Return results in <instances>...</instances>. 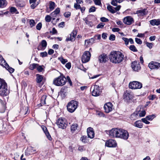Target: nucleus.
Listing matches in <instances>:
<instances>
[{
	"label": "nucleus",
	"mask_w": 160,
	"mask_h": 160,
	"mask_svg": "<svg viewBox=\"0 0 160 160\" xmlns=\"http://www.w3.org/2000/svg\"><path fill=\"white\" fill-rule=\"evenodd\" d=\"M111 62L115 64H118L122 62L123 60L124 55L119 51L112 52L109 57Z\"/></svg>",
	"instance_id": "obj_1"
},
{
	"label": "nucleus",
	"mask_w": 160,
	"mask_h": 160,
	"mask_svg": "<svg viewBox=\"0 0 160 160\" xmlns=\"http://www.w3.org/2000/svg\"><path fill=\"white\" fill-rule=\"evenodd\" d=\"M67 82L66 78L62 73L60 75L54 79L53 83L56 86L62 87L65 85Z\"/></svg>",
	"instance_id": "obj_2"
},
{
	"label": "nucleus",
	"mask_w": 160,
	"mask_h": 160,
	"mask_svg": "<svg viewBox=\"0 0 160 160\" xmlns=\"http://www.w3.org/2000/svg\"><path fill=\"white\" fill-rule=\"evenodd\" d=\"M7 83L0 78V95L2 96H6L8 93Z\"/></svg>",
	"instance_id": "obj_3"
},
{
	"label": "nucleus",
	"mask_w": 160,
	"mask_h": 160,
	"mask_svg": "<svg viewBox=\"0 0 160 160\" xmlns=\"http://www.w3.org/2000/svg\"><path fill=\"white\" fill-rule=\"evenodd\" d=\"M78 102L72 100L69 102L67 106L68 111L71 113L73 112L77 108Z\"/></svg>",
	"instance_id": "obj_4"
},
{
	"label": "nucleus",
	"mask_w": 160,
	"mask_h": 160,
	"mask_svg": "<svg viewBox=\"0 0 160 160\" xmlns=\"http://www.w3.org/2000/svg\"><path fill=\"white\" fill-rule=\"evenodd\" d=\"M129 136V134L127 130L121 128L119 129L117 138L126 140L128 139Z\"/></svg>",
	"instance_id": "obj_5"
},
{
	"label": "nucleus",
	"mask_w": 160,
	"mask_h": 160,
	"mask_svg": "<svg viewBox=\"0 0 160 160\" xmlns=\"http://www.w3.org/2000/svg\"><path fill=\"white\" fill-rule=\"evenodd\" d=\"M56 123L59 128L62 129L65 128L67 126L66 120L62 118H59L57 120Z\"/></svg>",
	"instance_id": "obj_6"
},
{
	"label": "nucleus",
	"mask_w": 160,
	"mask_h": 160,
	"mask_svg": "<svg viewBox=\"0 0 160 160\" xmlns=\"http://www.w3.org/2000/svg\"><path fill=\"white\" fill-rule=\"evenodd\" d=\"M129 87L132 89H140L142 87V84L140 82L134 81L129 83Z\"/></svg>",
	"instance_id": "obj_7"
},
{
	"label": "nucleus",
	"mask_w": 160,
	"mask_h": 160,
	"mask_svg": "<svg viewBox=\"0 0 160 160\" xmlns=\"http://www.w3.org/2000/svg\"><path fill=\"white\" fill-rule=\"evenodd\" d=\"M119 129L113 128L110 131H106L107 133H109V136L111 138H117Z\"/></svg>",
	"instance_id": "obj_8"
},
{
	"label": "nucleus",
	"mask_w": 160,
	"mask_h": 160,
	"mask_svg": "<svg viewBox=\"0 0 160 160\" xmlns=\"http://www.w3.org/2000/svg\"><path fill=\"white\" fill-rule=\"evenodd\" d=\"M91 53L88 51H86L84 52L82 58V61L83 63H86L88 62L90 58Z\"/></svg>",
	"instance_id": "obj_9"
},
{
	"label": "nucleus",
	"mask_w": 160,
	"mask_h": 160,
	"mask_svg": "<svg viewBox=\"0 0 160 160\" xmlns=\"http://www.w3.org/2000/svg\"><path fill=\"white\" fill-rule=\"evenodd\" d=\"M141 109H142L141 106H139L136 109L135 111L130 116V118L131 120L134 121L138 118L139 117L138 113L140 111Z\"/></svg>",
	"instance_id": "obj_10"
},
{
	"label": "nucleus",
	"mask_w": 160,
	"mask_h": 160,
	"mask_svg": "<svg viewBox=\"0 0 160 160\" xmlns=\"http://www.w3.org/2000/svg\"><path fill=\"white\" fill-rule=\"evenodd\" d=\"M148 67L151 69H158L160 68V63L152 61L148 64Z\"/></svg>",
	"instance_id": "obj_11"
},
{
	"label": "nucleus",
	"mask_w": 160,
	"mask_h": 160,
	"mask_svg": "<svg viewBox=\"0 0 160 160\" xmlns=\"http://www.w3.org/2000/svg\"><path fill=\"white\" fill-rule=\"evenodd\" d=\"M101 93V91L100 89V87L98 85H95L93 89L92 92V95L97 97L99 96Z\"/></svg>",
	"instance_id": "obj_12"
},
{
	"label": "nucleus",
	"mask_w": 160,
	"mask_h": 160,
	"mask_svg": "<svg viewBox=\"0 0 160 160\" xmlns=\"http://www.w3.org/2000/svg\"><path fill=\"white\" fill-rule=\"evenodd\" d=\"M123 97L125 100L128 102L132 98V94L130 91L127 90L124 92Z\"/></svg>",
	"instance_id": "obj_13"
},
{
	"label": "nucleus",
	"mask_w": 160,
	"mask_h": 160,
	"mask_svg": "<svg viewBox=\"0 0 160 160\" xmlns=\"http://www.w3.org/2000/svg\"><path fill=\"white\" fill-rule=\"evenodd\" d=\"M68 87L66 86L62 87L60 91L59 92V95H61L62 98H64L67 95V93L68 92Z\"/></svg>",
	"instance_id": "obj_14"
},
{
	"label": "nucleus",
	"mask_w": 160,
	"mask_h": 160,
	"mask_svg": "<svg viewBox=\"0 0 160 160\" xmlns=\"http://www.w3.org/2000/svg\"><path fill=\"white\" fill-rule=\"evenodd\" d=\"M112 104L110 102L106 103L104 106L105 112L108 113L111 111L112 109Z\"/></svg>",
	"instance_id": "obj_15"
},
{
	"label": "nucleus",
	"mask_w": 160,
	"mask_h": 160,
	"mask_svg": "<svg viewBox=\"0 0 160 160\" xmlns=\"http://www.w3.org/2000/svg\"><path fill=\"white\" fill-rule=\"evenodd\" d=\"M47 46V42L45 40H43L37 48L38 50H44Z\"/></svg>",
	"instance_id": "obj_16"
},
{
	"label": "nucleus",
	"mask_w": 160,
	"mask_h": 160,
	"mask_svg": "<svg viewBox=\"0 0 160 160\" xmlns=\"http://www.w3.org/2000/svg\"><path fill=\"white\" fill-rule=\"evenodd\" d=\"M117 145L116 141L112 139L109 140L105 143V146L109 147H115Z\"/></svg>",
	"instance_id": "obj_17"
},
{
	"label": "nucleus",
	"mask_w": 160,
	"mask_h": 160,
	"mask_svg": "<svg viewBox=\"0 0 160 160\" xmlns=\"http://www.w3.org/2000/svg\"><path fill=\"white\" fill-rule=\"evenodd\" d=\"M77 32L76 30H73L70 34V37H68L66 39V41L68 42L70 41L72 42L74 41L76 36Z\"/></svg>",
	"instance_id": "obj_18"
},
{
	"label": "nucleus",
	"mask_w": 160,
	"mask_h": 160,
	"mask_svg": "<svg viewBox=\"0 0 160 160\" xmlns=\"http://www.w3.org/2000/svg\"><path fill=\"white\" fill-rule=\"evenodd\" d=\"M123 22L125 24L130 25L134 22V20L131 17L127 16L124 18Z\"/></svg>",
	"instance_id": "obj_19"
},
{
	"label": "nucleus",
	"mask_w": 160,
	"mask_h": 160,
	"mask_svg": "<svg viewBox=\"0 0 160 160\" xmlns=\"http://www.w3.org/2000/svg\"><path fill=\"white\" fill-rule=\"evenodd\" d=\"M87 132L88 138H93L94 137V131L92 128L89 127L87 129Z\"/></svg>",
	"instance_id": "obj_20"
},
{
	"label": "nucleus",
	"mask_w": 160,
	"mask_h": 160,
	"mask_svg": "<svg viewBox=\"0 0 160 160\" xmlns=\"http://www.w3.org/2000/svg\"><path fill=\"white\" fill-rule=\"evenodd\" d=\"M98 59L100 62L105 63L108 60V58L106 54L103 53L99 56Z\"/></svg>",
	"instance_id": "obj_21"
},
{
	"label": "nucleus",
	"mask_w": 160,
	"mask_h": 160,
	"mask_svg": "<svg viewBox=\"0 0 160 160\" xmlns=\"http://www.w3.org/2000/svg\"><path fill=\"white\" fill-rule=\"evenodd\" d=\"M132 67L134 71H137L140 69V65L137 62H133L132 63Z\"/></svg>",
	"instance_id": "obj_22"
},
{
	"label": "nucleus",
	"mask_w": 160,
	"mask_h": 160,
	"mask_svg": "<svg viewBox=\"0 0 160 160\" xmlns=\"http://www.w3.org/2000/svg\"><path fill=\"white\" fill-rule=\"evenodd\" d=\"M42 128L43 131L44 133L45 134L47 138L50 140L52 139V138L50 135L47 128L44 126L42 125Z\"/></svg>",
	"instance_id": "obj_23"
},
{
	"label": "nucleus",
	"mask_w": 160,
	"mask_h": 160,
	"mask_svg": "<svg viewBox=\"0 0 160 160\" xmlns=\"http://www.w3.org/2000/svg\"><path fill=\"white\" fill-rule=\"evenodd\" d=\"M137 13L140 16H143L148 14V12L147 9H144L137 11Z\"/></svg>",
	"instance_id": "obj_24"
},
{
	"label": "nucleus",
	"mask_w": 160,
	"mask_h": 160,
	"mask_svg": "<svg viewBox=\"0 0 160 160\" xmlns=\"http://www.w3.org/2000/svg\"><path fill=\"white\" fill-rule=\"evenodd\" d=\"M150 24L152 26L157 25L158 26L160 24V20L153 19L150 21Z\"/></svg>",
	"instance_id": "obj_25"
},
{
	"label": "nucleus",
	"mask_w": 160,
	"mask_h": 160,
	"mask_svg": "<svg viewBox=\"0 0 160 160\" xmlns=\"http://www.w3.org/2000/svg\"><path fill=\"white\" fill-rule=\"evenodd\" d=\"M36 81L37 83H39L41 82L43 79V77L42 75L38 74H36Z\"/></svg>",
	"instance_id": "obj_26"
},
{
	"label": "nucleus",
	"mask_w": 160,
	"mask_h": 160,
	"mask_svg": "<svg viewBox=\"0 0 160 160\" xmlns=\"http://www.w3.org/2000/svg\"><path fill=\"white\" fill-rule=\"evenodd\" d=\"M134 125L139 128H142L143 127V124L140 120H137L134 122Z\"/></svg>",
	"instance_id": "obj_27"
},
{
	"label": "nucleus",
	"mask_w": 160,
	"mask_h": 160,
	"mask_svg": "<svg viewBox=\"0 0 160 160\" xmlns=\"http://www.w3.org/2000/svg\"><path fill=\"white\" fill-rule=\"evenodd\" d=\"M36 150L32 147H29L27 148V151L29 154L34 153L36 152Z\"/></svg>",
	"instance_id": "obj_28"
},
{
	"label": "nucleus",
	"mask_w": 160,
	"mask_h": 160,
	"mask_svg": "<svg viewBox=\"0 0 160 160\" xmlns=\"http://www.w3.org/2000/svg\"><path fill=\"white\" fill-rule=\"evenodd\" d=\"M4 68L6 69L10 73H12L14 71V69L11 67H10L8 63L4 66Z\"/></svg>",
	"instance_id": "obj_29"
},
{
	"label": "nucleus",
	"mask_w": 160,
	"mask_h": 160,
	"mask_svg": "<svg viewBox=\"0 0 160 160\" xmlns=\"http://www.w3.org/2000/svg\"><path fill=\"white\" fill-rule=\"evenodd\" d=\"M78 125L77 123L72 125L71 126V130L72 132H73L77 129Z\"/></svg>",
	"instance_id": "obj_30"
},
{
	"label": "nucleus",
	"mask_w": 160,
	"mask_h": 160,
	"mask_svg": "<svg viewBox=\"0 0 160 160\" xmlns=\"http://www.w3.org/2000/svg\"><path fill=\"white\" fill-rule=\"evenodd\" d=\"M7 63L6 62L5 60L1 57H0V65L4 67V66Z\"/></svg>",
	"instance_id": "obj_31"
},
{
	"label": "nucleus",
	"mask_w": 160,
	"mask_h": 160,
	"mask_svg": "<svg viewBox=\"0 0 160 160\" xmlns=\"http://www.w3.org/2000/svg\"><path fill=\"white\" fill-rule=\"evenodd\" d=\"M107 9L112 13L113 14L116 12L115 10H114V7L110 5L107 6Z\"/></svg>",
	"instance_id": "obj_32"
},
{
	"label": "nucleus",
	"mask_w": 160,
	"mask_h": 160,
	"mask_svg": "<svg viewBox=\"0 0 160 160\" xmlns=\"http://www.w3.org/2000/svg\"><path fill=\"white\" fill-rule=\"evenodd\" d=\"M7 4V2L5 0H0V8H4Z\"/></svg>",
	"instance_id": "obj_33"
},
{
	"label": "nucleus",
	"mask_w": 160,
	"mask_h": 160,
	"mask_svg": "<svg viewBox=\"0 0 160 160\" xmlns=\"http://www.w3.org/2000/svg\"><path fill=\"white\" fill-rule=\"evenodd\" d=\"M146 114L145 111L143 110L142 108V110L141 109L140 111L138 113L139 117H143L145 116Z\"/></svg>",
	"instance_id": "obj_34"
},
{
	"label": "nucleus",
	"mask_w": 160,
	"mask_h": 160,
	"mask_svg": "<svg viewBox=\"0 0 160 160\" xmlns=\"http://www.w3.org/2000/svg\"><path fill=\"white\" fill-rule=\"evenodd\" d=\"M55 3L52 1L49 2V8L51 11L53 10L55 8Z\"/></svg>",
	"instance_id": "obj_35"
},
{
	"label": "nucleus",
	"mask_w": 160,
	"mask_h": 160,
	"mask_svg": "<svg viewBox=\"0 0 160 160\" xmlns=\"http://www.w3.org/2000/svg\"><path fill=\"white\" fill-rule=\"evenodd\" d=\"M156 117L155 114H153L151 115L147 116L146 117L147 119L148 120H152L154 118Z\"/></svg>",
	"instance_id": "obj_36"
},
{
	"label": "nucleus",
	"mask_w": 160,
	"mask_h": 160,
	"mask_svg": "<svg viewBox=\"0 0 160 160\" xmlns=\"http://www.w3.org/2000/svg\"><path fill=\"white\" fill-rule=\"evenodd\" d=\"M38 66V64L36 63H33L30 65L29 67L30 69L31 70H33L34 69L37 68Z\"/></svg>",
	"instance_id": "obj_37"
},
{
	"label": "nucleus",
	"mask_w": 160,
	"mask_h": 160,
	"mask_svg": "<svg viewBox=\"0 0 160 160\" xmlns=\"http://www.w3.org/2000/svg\"><path fill=\"white\" fill-rule=\"evenodd\" d=\"M46 96L45 95H44L42 96L41 98V103L42 104V105H44L46 104Z\"/></svg>",
	"instance_id": "obj_38"
},
{
	"label": "nucleus",
	"mask_w": 160,
	"mask_h": 160,
	"mask_svg": "<svg viewBox=\"0 0 160 160\" xmlns=\"http://www.w3.org/2000/svg\"><path fill=\"white\" fill-rule=\"evenodd\" d=\"M58 59L63 64L68 62L67 59H64L62 57L58 58Z\"/></svg>",
	"instance_id": "obj_39"
},
{
	"label": "nucleus",
	"mask_w": 160,
	"mask_h": 160,
	"mask_svg": "<svg viewBox=\"0 0 160 160\" xmlns=\"http://www.w3.org/2000/svg\"><path fill=\"white\" fill-rule=\"evenodd\" d=\"M129 49L133 52H137L138 50L135 46L134 45H131L129 47Z\"/></svg>",
	"instance_id": "obj_40"
},
{
	"label": "nucleus",
	"mask_w": 160,
	"mask_h": 160,
	"mask_svg": "<svg viewBox=\"0 0 160 160\" xmlns=\"http://www.w3.org/2000/svg\"><path fill=\"white\" fill-rule=\"evenodd\" d=\"M96 114L100 117H104L105 115L102 112L98 111H97L96 113Z\"/></svg>",
	"instance_id": "obj_41"
},
{
	"label": "nucleus",
	"mask_w": 160,
	"mask_h": 160,
	"mask_svg": "<svg viewBox=\"0 0 160 160\" xmlns=\"http://www.w3.org/2000/svg\"><path fill=\"white\" fill-rule=\"evenodd\" d=\"M29 24L31 28H32L33 27L35 26L36 23L35 22L34 20L33 19H31L29 21Z\"/></svg>",
	"instance_id": "obj_42"
},
{
	"label": "nucleus",
	"mask_w": 160,
	"mask_h": 160,
	"mask_svg": "<svg viewBox=\"0 0 160 160\" xmlns=\"http://www.w3.org/2000/svg\"><path fill=\"white\" fill-rule=\"evenodd\" d=\"M94 2L95 4L96 5L100 6H102L101 0H94Z\"/></svg>",
	"instance_id": "obj_43"
},
{
	"label": "nucleus",
	"mask_w": 160,
	"mask_h": 160,
	"mask_svg": "<svg viewBox=\"0 0 160 160\" xmlns=\"http://www.w3.org/2000/svg\"><path fill=\"white\" fill-rule=\"evenodd\" d=\"M10 12L12 13H16V12L17 11V10L16 8L14 7H12L10 9Z\"/></svg>",
	"instance_id": "obj_44"
},
{
	"label": "nucleus",
	"mask_w": 160,
	"mask_h": 160,
	"mask_svg": "<svg viewBox=\"0 0 160 160\" xmlns=\"http://www.w3.org/2000/svg\"><path fill=\"white\" fill-rule=\"evenodd\" d=\"M51 18L49 15H47L45 18V21L47 22H49L51 21Z\"/></svg>",
	"instance_id": "obj_45"
},
{
	"label": "nucleus",
	"mask_w": 160,
	"mask_h": 160,
	"mask_svg": "<svg viewBox=\"0 0 160 160\" xmlns=\"http://www.w3.org/2000/svg\"><path fill=\"white\" fill-rule=\"evenodd\" d=\"M122 39L124 41L126 45H128V44L129 42V39L124 37L122 38Z\"/></svg>",
	"instance_id": "obj_46"
},
{
	"label": "nucleus",
	"mask_w": 160,
	"mask_h": 160,
	"mask_svg": "<svg viewBox=\"0 0 160 160\" xmlns=\"http://www.w3.org/2000/svg\"><path fill=\"white\" fill-rule=\"evenodd\" d=\"M42 27V23L41 22H40L38 23L36 26V29L38 30H40Z\"/></svg>",
	"instance_id": "obj_47"
},
{
	"label": "nucleus",
	"mask_w": 160,
	"mask_h": 160,
	"mask_svg": "<svg viewBox=\"0 0 160 160\" xmlns=\"http://www.w3.org/2000/svg\"><path fill=\"white\" fill-rule=\"evenodd\" d=\"M67 79V81L69 83L70 86H72V82L69 76H67L66 78Z\"/></svg>",
	"instance_id": "obj_48"
},
{
	"label": "nucleus",
	"mask_w": 160,
	"mask_h": 160,
	"mask_svg": "<svg viewBox=\"0 0 160 160\" xmlns=\"http://www.w3.org/2000/svg\"><path fill=\"white\" fill-rule=\"evenodd\" d=\"M105 24L103 23H100L97 26V28H102Z\"/></svg>",
	"instance_id": "obj_49"
},
{
	"label": "nucleus",
	"mask_w": 160,
	"mask_h": 160,
	"mask_svg": "<svg viewBox=\"0 0 160 160\" xmlns=\"http://www.w3.org/2000/svg\"><path fill=\"white\" fill-rule=\"evenodd\" d=\"M136 42L139 44H141L142 43V41L139 38H135Z\"/></svg>",
	"instance_id": "obj_50"
},
{
	"label": "nucleus",
	"mask_w": 160,
	"mask_h": 160,
	"mask_svg": "<svg viewBox=\"0 0 160 160\" xmlns=\"http://www.w3.org/2000/svg\"><path fill=\"white\" fill-rule=\"evenodd\" d=\"M85 45L86 46H88L90 45H92L91 44L90 41L89 40V39L85 40Z\"/></svg>",
	"instance_id": "obj_51"
},
{
	"label": "nucleus",
	"mask_w": 160,
	"mask_h": 160,
	"mask_svg": "<svg viewBox=\"0 0 160 160\" xmlns=\"http://www.w3.org/2000/svg\"><path fill=\"white\" fill-rule=\"evenodd\" d=\"M85 20V22L87 24L89 25L90 27H92L93 24L91 22L89 21L87 19H86V20Z\"/></svg>",
	"instance_id": "obj_52"
},
{
	"label": "nucleus",
	"mask_w": 160,
	"mask_h": 160,
	"mask_svg": "<svg viewBox=\"0 0 160 160\" xmlns=\"http://www.w3.org/2000/svg\"><path fill=\"white\" fill-rule=\"evenodd\" d=\"M96 9L95 7L94 6H92L91 8H90L89 12H93L95 11Z\"/></svg>",
	"instance_id": "obj_53"
},
{
	"label": "nucleus",
	"mask_w": 160,
	"mask_h": 160,
	"mask_svg": "<svg viewBox=\"0 0 160 160\" xmlns=\"http://www.w3.org/2000/svg\"><path fill=\"white\" fill-rule=\"evenodd\" d=\"M115 39V36L113 34H111L109 37V39L111 41H114Z\"/></svg>",
	"instance_id": "obj_54"
},
{
	"label": "nucleus",
	"mask_w": 160,
	"mask_h": 160,
	"mask_svg": "<svg viewBox=\"0 0 160 160\" xmlns=\"http://www.w3.org/2000/svg\"><path fill=\"white\" fill-rule=\"evenodd\" d=\"M87 139V137L86 136H82L81 138V140L83 142H84L85 143L87 142L86 141Z\"/></svg>",
	"instance_id": "obj_55"
},
{
	"label": "nucleus",
	"mask_w": 160,
	"mask_h": 160,
	"mask_svg": "<svg viewBox=\"0 0 160 160\" xmlns=\"http://www.w3.org/2000/svg\"><path fill=\"white\" fill-rule=\"evenodd\" d=\"M47 53L46 51L42 52L40 53L41 56L43 58L47 56Z\"/></svg>",
	"instance_id": "obj_56"
},
{
	"label": "nucleus",
	"mask_w": 160,
	"mask_h": 160,
	"mask_svg": "<svg viewBox=\"0 0 160 160\" xmlns=\"http://www.w3.org/2000/svg\"><path fill=\"white\" fill-rule=\"evenodd\" d=\"M74 7L76 9H78L81 8V6L79 4H78L77 3H75L74 4Z\"/></svg>",
	"instance_id": "obj_57"
},
{
	"label": "nucleus",
	"mask_w": 160,
	"mask_h": 160,
	"mask_svg": "<svg viewBox=\"0 0 160 160\" xmlns=\"http://www.w3.org/2000/svg\"><path fill=\"white\" fill-rule=\"evenodd\" d=\"M100 20L102 22H108L109 20L108 19L104 17H102L100 18Z\"/></svg>",
	"instance_id": "obj_58"
},
{
	"label": "nucleus",
	"mask_w": 160,
	"mask_h": 160,
	"mask_svg": "<svg viewBox=\"0 0 160 160\" xmlns=\"http://www.w3.org/2000/svg\"><path fill=\"white\" fill-rule=\"evenodd\" d=\"M37 69L39 72H42L43 71V69L42 68V66H39V65H38V66L37 68Z\"/></svg>",
	"instance_id": "obj_59"
},
{
	"label": "nucleus",
	"mask_w": 160,
	"mask_h": 160,
	"mask_svg": "<svg viewBox=\"0 0 160 160\" xmlns=\"http://www.w3.org/2000/svg\"><path fill=\"white\" fill-rule=\"evenodd\" d=\"M50 33L53 34H54L57 33V31L55 28H53L52 29V31H50Z\"/></svg>",
	"instance_id": "obj_60"
},
{
	"label": "nucleus",
	"mask_w": 160,
	"mask_h": 160,
	"mask_svg": "<svg viewBox=\"0 0 160 160\" xmlns=\"http://www.w3.org/2000/svg\"><path fill=\"white\" fill-rule=\"evenodd\" d=\"M71 15V13L70 12H65L64 13V16L66 18H68Z\"/></svg>",
	"instance_id": "obj_61"
},
{
	"label": "nucleus",
	"mask_w": 160,
	"mask_h": 160,
	"mask_svg": "<svg viewBox=\"0 0 160 160\" xmlns=\"http://www.w3.org/2000/svg\"><path fill=\"white\" fill-rule=\"evenodd\" d=\"M156 96L155 95H152L149 96V99L150 100H153L156 98Z\"/></svg>",
	"instance_id": "obj_62"
},
{
	"label": "nucleus",
	"mask_w": 160,
	"mask_h": 160,
	"mask_svg": "<svg viewBox=\"0 0 160 160\" xmlns=\"http://www.w3.org/2000/svg\"><path fill=\"white\" fill-rule=\"evenodd\" d=\"M118 2L116 0H113L111 2V4L113 6H116L117 5Z\"/></svg>",
	"instance_id": "obj_63"
},
{
	"label": "nucleus",
	"mask_w": 160,
	"mask_h": 160,
	"mask_svg": "<svg viewBox=\"0 0 160 160\" xmlns=\"http://www.w3.org/2000/svg\"><path fill=\"white\" fill-rule=\"evenodd\" d=\"M94 37L95 40H100L101 38V35L100 34L95 35Z\"/></svg>",
	"instance_id": "obj_64"
}]
</instances>
